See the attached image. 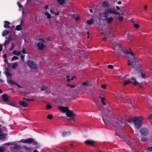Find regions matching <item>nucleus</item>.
Instances as JSON below:
<instances>
[{"mask_svg": "<svg viewBox=\"0 0 152 152\" xmlns=\"http://www.w3.org/2000/svg\"><path fill=\"white\" fill-rule=\"evenodd\" d=\"M143 118L141 116H136L132 118V121L134 123L136 122L134 124V126L136 129H138L142 126V121Z\"/></svg>", "mask_w": 152, "mask_h": 152, "instance_id": "obj_1", "label": "nucleus"}, {"mask_svg": "<svg viewBox=\"0 0 152 152\" xmlns=\"http://www.w3.org/2000/svg\"><path fill=\"white\" fill-rule=\"evenodd\" d=\"M104 14L106 18L108 17V15L109 14L118 15H120L119 12L116 11V10L114 6L110 5L108 7L107 9L105 10Z\"/></svg>", "mask_w": 152, "mask_h": 152, "instance_id": "obj_2", "label": "nucleus"}, {"mask_svg": "<svg viewBox=\"0 0 152 152\" xmlns=\"http://www.w3.org/2000/svg\"><path fill=\"white\" fill-rule=\"evenodd\" d=\"M109 116L104 115L102 119L104 123L106 125V127L110 129H112L113 126V122L112 120L109 119Z\"/></svg>", "mask_w": 152, "mask_h": 152, "instance_id": "obj_3", "label": "nucleus"}, {"mask_svg": "<svg viewBox=\"0 0 152 152\" xmlns=\"http://www.w3.org/2000/svg\"><path fill=\"white\" fill-rule=\"evenodd\" d=\"M132 64L133 66L132 67L134 68V72H138L141 66V64H140L138 61V59L134 58V61L133 60Z\"/></svg>", "mask_w": 152, "mask_h": 152, "instance_id": "obj_4", "label": "nucleus"}, {"mask_svg": "<svg viewBox=\"0 0 152 152\" xmlns=\"http://www.w3.org/2000/svg\"><path fill=\"white\" fill-rule=\"evenodd\" d=\"M46 41L43 39H39V50H42L44 49L46 46L44 44Z\"/></svg>", "mask_w": 152, "mask_h": 152, "instance_id": "obj_5", "label": "nucleus"}, {"mask_svg": "<svg viewBox=\"0 0 152 152\" xmlns=\"http://www.w3.org/2000/svg\"><path fill=\"white\" fill-rule=\"evenodd\" d=\"M27 64L28 66L31 68L37 69V65L36 63L32 60H29L28 61H27Z\"/></svg>", "mask_w": 152, "mask_h": 152, "instance_id": "obj_6", "label": "nucleus"}, {"mask_svg": "<svg viewBox=\"0 0 152 152\" xmlns=\"http://www.w3.org/2000/svg\"><path fill=\"white\" fill-rule=\"evenodd\" d=\"M17 142H36L35 140L32 138H28L26 139H22L17 141Z\"/></svg>", "mask_w": 152, "mask_h": 152, "instance_id": "obj_7", "label": "nucleus"}, {"mask_svg": "<svg viewBox=\"0 0 152 152\" xmlns=\"http://www.w3.org/2000/svg\"><path fill=\"white\" fill-rule=\"evenodd\" d=\"M10 149L12 151H20L21 150L22 147L20 145H18L16 144L14 145L10 146Z\"/></svg>", "mask_w": 152, "mask_h": 152, "instance_id": "obj_8", "label": "nucleus"}, {"mask_svg": "<svg viewBox=\"0 0 152 152\" xmlns=\"http://www.w3.org/2000/svg\"><path fill=\"white\" fill-rule=\"evenodd\" d=\"M140 132L142 135L143 136L147 135L149 133L148 129L145 127L142 128L140 130Z\"/></svg>", "mask_w": 152, "mask_h": 152, "instance_id": "obj_9", "label": "nucleus"}, {"mask_svg": "<svg viewBox=\"0 0 152 152\" xmlns=\"http://www.w3.org/2000/svg\"><path fill=\"white\" fill-rule=\"evenodd\" d=\"M140 73V76L142 78H145V72L142 69H139L138 72H133L132 74L134 75H135L137 73Z\"/></svg>", "mask_w": 152, "mask_h": 152, "instance_id": "obj_10", "label": "nucleus"}, {"mask_svg": "<svg viewBox=\"0 0 152 152\" xmlns=\"http://www.w3.org/2000/svg\"><path fill=\"white\" fill-rule=\"evenodd\" d=\"M1 97L3 101L7 102L9 101L10 96H8L6 94H4L1 95Z\"/></svg>", "mask_w": 152, "mask_h": 152, "instance_id": "obj_11", "label": "nucleus"}, {"mask_svg": "<svg viewBox=\"0 0 152 152\" xmlns=\"http://www.w3.org/2000/svg\"><path fill=\"white\" fill-rule=\"evenodd\" d=\"M41 91H45V93H49L51 91V89L49 87L45 86H43L41 89Z\"/></svg>", "mask_w": 152, "mask_h": 152, "instance_id": "obj_12", "label": "nucleus"}, {"mask_svg": "<svg viewBox=\"0 0 152 152\" xmlns=\"http://www.w3.org/2000/svg\"><path fill=\"white\" fill-rule=\"evenodd\" d=\"M66 115L67 117L72 118L76 115V114L74 113L72 111L69 110L66 113Z\"/></svg>", "mask_w": 152, "mask_h": 152, "instance_id": "obj_13", "label": "nucleus"}, {"mask_svg": "<svg viewBox=\"0 0 152 152\" xmlns=\"http://www.w3.org/2000/svg\"><path fill=\"white\" fill-rule=\"evenodd\" d=\"M131 83L134 85H137L139 83L137 81L136 79L134 77H132L131 78Z\"/></svg>", "mask_w": 152, "mask_h": 152, "instance_id": "obj_14", "label": "nucleus"}, {"mask_svg": "<svg viewBox=\"0 0 152 152\" xmlns=\"http://www.w3.org/2000/svg\"><path fill=\"white\" fill-rule=\"evenodd\" d=\"M19 104L20 106L24 107H27L29 106L28 103L23 101H20Z\"/></svg>", "mask_w": 152, "mask_h": 152, "instance_id": "obj_15", "label": "nucleus"}, {"mask_svg": "<svg viewBox=\"0 0 152 152\" xmlns=\"http://www.w3.org/2000/svg\"><path fill=\"white\" fill-rule=\"evenodd\" d=\"M58 108L62 111V112L64 113H66L69 110L68 107L59 106Z\"/></svg>", "mask_w": 152, "mask_h": 152, "instance_id": "obj_16", "label": "nucleus"}, {"mask_svg": "<svg viewBox=\"0 0 152 152\" xmlns=\"http://www.w3.org/2000/svg\"><path fill=\"white\" fill-rule=\"evenodd\" d=\"M117 120L116 121L117 123H123L125 122L126 121L124 119V118L122 117H121L120 116H118L117 118Z\"/></svg>", "mask_w": 152, "mask_h": 152, "instance_id": "obj_17", "label": "nucleus"}, {"mask_svg": "<svg viewBox=\"0 0 152 152\" xmlns=\"http://www.w3.org/2000/svg\"><path fill=\"white\" fill-rule=\"evenodd\" d=\"M7 135V134H0V140H4L6 139V136Z\"/></svg>", "mask_w": 152, "mask_h": 152, "instance_id": "obj_18", "label": "nucleus"}, {"mask_svg": "<svg viewBox=\"0 0 152 152\" xmlns=\"http://www.w3.org/2000/svg\"><path fill=\"white\" fill-rule=\"evenodd\" d=\"M4 27L5 28H10V23L7 21H4Z\"/></svg>", "mask_w": 152, "mask_h": 152, "instance_id": "obj_19", "label": "nucleus"}, {"mask_svg": "<svg viewBox=\"0 0 152 152\" xmlns=\"http://www.w3.org/2000/svg\"><path fill=\"white\" fill-rule=\"evenodd\" d=\"M131 52V54L130 55H131V56H130L129 57V59H130L131 60L133 61V60L134 61V59L135 58H134V56H135V54L133 53L132 51V50H130Z\"/></svg>", "mask_w": 152, "mask_h": 152, "instance_id": "obj_20", "label": "nucleus"}, {"mask_svg": "<svg viewBox=\"0 0 152 152\" xmlns=\"http://www.w3.org/2000/svg\"><path fill=\"white\" fill-rule=\"evenodd\" d=\"M71 134L70 132H64L62 133V135L64 137H67L70 135Z\"/></svg>", "mask_w": 152, "mask_h": 152, "instance_id": "obj_21", "label": "nucleus"}, {"mask_svg": "<svg viewBox=\"0 0 152 152\" xmlns=\"http://www.w3.org/2000/svg\"><path fill=\"white\" fill-rule=\"evenodd\" d=\"M7 83H8L9 85H10L11 84L15 85L16 86H18V87L19 86V85H18L17 83H16L14 82H13L11 80H8L7 79Z\"/></svg>", "mask_w": 152, "mask_h": 152, "instance_id": "obj_22", "label": "nucleus"}, {"mask_svg": "<svg viewBox=\"0 0 152 152\" xmlns=\"http://www.w3.org/2000/svg\"><path fill=\"white\" fill-rule=\"evenodd\" d=\"M7 83H8L9 85H10L11 84L15 85L16 86H18V87L19 86V85H18L17 83H16L14 82H13L11 80H8L7 79Z\"/></svg>", "mask_w": 152, "mask_h": 152, "instance_id": "obj_23", "label": "nucleus"}, {"mask_svg": "<svg viewBox=\"0 0 152 152\" xmlns=\"http://www.w3.org/2000/svg\"><path fill=\"white\" fill-rule=\"evenodd\" d=\"M106 20L107 23L110 24L113 22V19L112 17H110L109 18H107Z\"/></svg>", "mask_w": 152, "mask_h": 152, "instance_id": "obj_24", "label": "nucleus"}, {"mask_svg": "<svg viewBox=\"0 0 152 152\" xmlns=\"http://www.w3.org/2000/svg\"><path fill=\"white\" fill-rule=\"evenodd\" d=\"M8 104L13 107H16L17 106V104L15 102L13 101L12 102H9L8 103Z\"/></svg>", "mask_w": 152, "mask_h": 152, "instance_id": "obj_25", "label": "nucleus"}, {"mask_svg": "<svg viewBox=\"0 0 152 152\" xmlns=\"http://www.w3.org/2000/svg\"><path fill=\"white\" fill-rule=\"evenodd\" d=\"M31 0H28L26 3V4L25 6L26 7H29L32 4L31 2Z\"/></svg>", "mask_w": 152, "mask_h": 152, "instance_id": "obj_26", "label": "nucleus"}, {"mask_svg": "<svg viewBox=\"0 0 152 152\" xmlns=\"http://www.w3.org/2000/svg\"><path fill=\"white\" fill-rule=\"evenodd\" d=\"M57 1L60 5H62L66 2V0H57Z\"/></svg>", "mask_w": 152, "mask_h": 152, "instance_id": "obj_27", "label": "nucleus"}, {"mask_svg": "<svg viewBox=\"0 0 152 152\" xmlns=\"http://www.w3.org/2000/svg\"><path fill=\"white\" fill-rule=\"evenodd\" d=\"M94 22V20L92 18H91L87 21V23L89 25H91L93 24Z\"/></svg>", "mask_w": 152, "mask_h": 152, "instance_id": "obj_28", "label": "nucleus"}, {"mask_svg": "<svg viewBox=\"0 0 152 152\" xmlns=\"http://www.w3.org/2000/svg\"><path fill=\"white\" fill-rule=\"evenodd\" d=\"M12 53L15 55L19 56L20 55L21 52L17 50H14L12 52Z\"/></svg>", "mask_w": 152, "mask_h": 152, "instance_id": "obj_29", "label": "nucleus"}, {"mask_svg": "<svg viewBox=\"0 0 152 152\" xmlns=\"http://www.w3.org/2000/svg\"><path fill=\"white\" fill-rule=\"evenodd\" d=\"M102 6L103 7L105 8V7H107V8L109 6V5L108 4V2L104 1L103 3Z\"/></svg>", "mask_w": 152, "mask_h": 152, "instance_id": "obj_30", "label": "nucleus"}, {"mask_svg": "<svg viewBox=\"0 0 152 152\" xmlns=\"http://www.w3.org/2000/svg\"><path fill=\"white\" fill-rule=\"evenodd\" d=\"M130 50H131L130 49H129ZM124 54L125 55H128L127 56L129 57V56H130L131 54V52L130 51H129L128 50H126L125 51H124Z\"/></svg>", "mask_w": 152, "mask_h": 152, "instance_id": "obj_31", "label": "nucleus"}, {"mask_svg": "<svg viewBox=\"0 0 152 152\" xmlns=\"http://www.w3.org/2000/svg\"><path fill=\"white\" fill-rule=\"evenodd\" d=\"M9 31L7 30H4L3 31L2 33V35L3 37L5 36L6 35H8L9 34Z\"/></svg>", "mask_w": 152, "mask_h": 152, "instance_id": "obj_32", "label": "nucleus"}, {"mask_svg": "<svg viewBox=\"0 0 152 152\" xmlns=\"http://www.w3.org/2000/svg\"><path fill=\"white\" fill-rule=\"evenodd\" d=\"M140 141L142 142H147L148 141V139L146 137H141L140 138Z\"/></svg>", "mask_w": 152, "mask_h": 152, "instance_id": "obj_33", "label": "nucleus"}, {"mask_svg": "<svg viewBox=\"0 0 152 152\" xmlns=\"http://www.w3.org/2000/svg\"><path fill=\"white\" fill-rule=\"evenodd\" d=\"M15 29L17 31H20L22 29V26L21 24L17 25L15 27Z\"/></svg>", "mask_w": 152, "mask_h": 152, "instance_id": "obj_34", "label": "nucleus"}, {"mask_svg": "<svg viewBox=\"0 0 152 152\" xmlns=\"http://www.w3.org/2000/svg\"><path fill=\"white\" fill-rule=\"evenodd\" d=\"M45 15L48 19H50L51 18V15L48 12H45Z\"/></svg>", "mask_w": 152, "mask_h": 152, "instance_id": "obj_35", "label": "nucleus"}, {"mask_svg": "<svg viewBox=\"0 0 152 152\" xmlns=\"http://www.w3.org/2000/svg\"><path fill=\"white\" fill-rule=\"evenodd\" d=\"M5 73L6 75H7V77H8L9 76L10 77V80H11V78H12V75L10 73L8 72L7 71H5Z\"/></svg>", "mask_w": 152, "mask_h": 152, "instance_id": "obj_36", "label": "nucleus"}, {"mask_svg": "<svg viewBox=\"0 0 152 152\" xmlns=\"http://www.w3.org/2000/svg\"><path fill=\"white\" fill-rule=\"evenodd\" d=\"M17 66V63H13L12 65V67L13 69H15Z\"/></svg>", "mask_w": 152, "mask_h": 152, "instance_id": "obj_37", "label": "nucleus"}, {"mask_svg": "<svg viewBox=\"0 0 152 152\" xmlns=\"http://www.w3.org/2000/svg\"><path fill=\"white\" fill-rule=\"evenodd\" d=\"M120 14L118 15V19L120 22L124 20V17L121 16Z\"/></svg>", "mask_w": 152, "mask_h": 152, "instance_id": "obj_38", "label": "nucleus"}, {"mask_svg": "<svg viewBox=\"0 0 152 152\" xmlns=\"http://www.w3.org/2000/svg\"><path fill=\"white\" fill-rule=\"evenodd\" d=\"M1 133L4 132H7V129L5 127H2L1 129Z\"/></svg>", "mask_w": 152, "mask_h": 152, "instance_id": "obj_39", "label": "nucleus"}, {"mask_svg": "<svg viewBox=\"0 0 152 152\" xmlns=\"http://www.w3.org/2000/svg\"><path fill=\"white\" fill-rule=\"evenodd\" d=\"M66 86L69 87L70 88H73L75 87L76 86L75 85H71L70 84H67Z\"/></svg>", "mask_w": 152, "mask_h": 152, "instance_id": "obj_40", "label": "nucleus"}, {"mask_svg": "<svg viewBox=\"0 0 152 152\" xmlns=\"http://www.w3.org/2000/svg\"><path fill=\"white\" fill-rule=\"evenodd\" d=\"M5 150V148L4 146H0V152H4Z\"/></svg>", "mask_w": 152, "mask_h": 152, "instance_id": "obj_41", "label": "nucleus"}, {"mask_svg": "<svg viewBox=\"0 0 152 152\" xmlns=\"http://www.w3.org/2000/svg\"><path fill=\"white\" fill-rule=\"evenodd\" d=\"M17 4L19 7L20 8H23V6L19 2H17Z\"/></svg>", "mask_w": 152, "mask_h": 152, "instance_id": "obj_42", "label": "nucleus"}, {"mask_svg": "<svg viewBox=\"0 0 152 152\" xmlns=\"http://www.w3.org/2000/svg\"><path fill=\"white\" fill-rule=\"evenodd\" d=\"M5 38L7 39L9 41H10L12 40V37L11 36L9 35L8 37H6Z\"/></svg>", "mask_w": 152, "mask_h": 152, "instance_id": "obj_43", "label": "nucleus"}, {"mask_svg": "<svg viewBox=\"0 0 152 152\" xmlns=\"http://www.w3.org/2000/svg\"><path fill=\"white\" fill-rule=\"evenodd\" d=\"M84 142H96L92 140H87Z\"/></svg>", "mask_w": 152, "mask_h": 152, "instance_id": "obj_44", "label": "nucleus"}, {"mask_svg": "<svg viewBox=\"0 0 152 152\" xmlns=\"http://www.w3.org/2000/svg\"><path fill=\"white\" fill-rule=\"evenodd\" d=\"M52 106L50 104H48L46 105V108L47 109H50L52 108Z\"/></svg>", "mask_w": 152, "mask_h": 152, "instance_id": "obj_45", "label": "nucleus"}, {"mask_svg": "<svg viewBox=\"0 0 152 152\" xmlns=\"http://www.w3.org/2000/svg\"><path fill=\"white\" fill-rule=\"evenodd\" d=\"M130 83H131V81L129 80L128 81H125L124 83V85H126L129 84Z\"/></svg>", "mask_w": 152, "mask_h": 152, "instance_id": "obj_46", "label": "nucleus"}, {"mask_svg": "<svg viewBox=\"0 0 152 152\" xmlns=\"http://www.w3.org/2000/svg\"><path fill=\"white\" fill-rule=\"evenodd\" d=\"M18 57L16 56H13L11 59V60L13 61L15 60H17L18 59Z\"/></svg>", "mask_w": 152, "mask_h": 152, "instance_id": "obj_47", "label": "nucleus"}, {"mask_svg": "<svg viewBox=\"0 0 152 152\" xmlns=\"http://www.w3.org/2000/svg\"><path fill=\"white\" fill-rule=\"evenodd\" d=\"M53 118V115L52 114L49 115L47 117L50 120L52 119Z\"/></svg>", "mask_w": 152, "mask_h": 152, "instance_id": "obj_48", "label": "nucleus"}, {"mask_svg": "<svg viewBox=\"0 0 152 152\" xmlns=\"http://www.w3.org/2000/svg\"><path fill=\"white\" fill-rule=\"evenodd\" d=\"M133 144H134V143H128V145L131 147L133 149H135L136 148L135 147H133Z\"/></svg>", "mask_w": 152, "mask_h": 152, "instance_id": "obj_49", "label": "nucleus"}, {"mask_svg": "<svg viewBox=\"0 0 152 152\" xmlns=\"http://www.w3.org/2000/svg\"><path fill=\"white\" fill-rule=\"evenodd\" d=\"M23 99L26 100L28 102H29L31 101H33V100L32 99H29V98H26L25 97H23Z\"/></svg>", "mask_w": 152, "mask_h": 152, "instance_id": "obj_50", "label": "nucleus"}, {"mask_svg": "<svg viewBox=\"0 0 152 152\" xmlns=\"http://www.w3.org/2000/svg\"><path fill=\"white\" fill-rule=\"evenodd\" d=\"M127 65L129 66H131L132 65V61H131L130 60H128L127 61Z\"/></svg>", "mask_w": 152, "mask_h": 152, "instance_id": "obj_51", "label": "nucleus"}, {"mask_svg": "<svg viewBox=\"0 0 152 152\" xmlns=\"http://www.w3.org/2000/svg\"><path fill=\"white\" fill-rule=\"evenodd\" d=\"M101 102L104 105H106V103L105 102V99L104 98H102V99Z\"/></svg>", "mask_w": 152, "mask_h": 152, "instance_id": "obj_52", "label": "nucleus"}, {"mask_svg": "<svg viewBox=\"0 0 152 152\" xmlns=\"http://www.w3.org/2000/svg\"><path fill=\"white\" fill-rule=\"evenodd\" d=\"M127 35L128 36L127 39L128 40L130 41L132 39L131 35L129 33H127Z\"/></svg>", "mask_w": 152, "mask_h": 152, "instance_id": "obj_53", "label": "nucleus"}, {"mask_svg": "<svg viewBox=\"0 0 152 152\" xmlns=\"http://www.w3.org/2000/svg\"><path fill=\"white\" fill-rule=\"evenodd\" d=\"M138 85H139V87L140 88H144V86L143 85V83H139V84H138Z\"/></svg>", "mask_w": 152, "mask_h": 152, "instance_id": "obj_54", "label": "nucleus"}, {"mask_svg": "<svg viewBox=\"0 0 152 152\" xmlns=\"http://www.w3.org/2000/svg\"><path fill=\"white\" fill-rule=\"evenodd\" d=\"M15 47V45H14V44L13 43H12L11 45V47L10 49V50L11 51L13 50V48H14Z\"/></svg>", "mask_w": 152, "mask_h": 152, "instance_id": "obj_55", "label": "nucleus"}, {"mask_svg": "<svg viewBox=\"0 0 152 152\" xmlns=\"http://www.w3.org/2000/svg\"><path fill=\"white\" fill-rule=\"evenodd\" d=\"M134 27L136 28H139L140 26L138 24L135 23L134 24Z\"/></svg>", "mask_w": 152, "mask_h": 152, "instance_id": "obj_56", "label": "nucleus"}, {"mask_svg": "<svg viewBox=\"0 0 152 152\" xmlns=\"http://www.w3.org/2000/svg\"><path fill=\"white\" fill-rule=\"evenodd\" d=\"M87 145H89L90 146H94L95 145V143H86Z\"/></svg>", "mask_w": 152, "mask_h": 152, "instance_id": "obj_57", "label": "nucleus"}, {"mask_svg": "<svg viewBox=\"0 0 152 152\" xmlns=\"http://www.w3.org/2000/svg\"><path fill=\"white\" fill-rule=\"evenodd\" d=\"M108 67L110 69H113L114 68V66H113V65H108Z\"/></svg>", "mask_w": 152, "mask_h": 152, "instance_id": "obj_58", "label": "nucleus"}, {"mask_svg": "<svg viewBox=\"0 0 152 152\" xmlns=\"http://www.w3.org/2000/svg\"><path fill=\"white\" fill-rule=\"evenodd\" d=\"M10 41L8 40L7 39V40H5V44L4 45V47H5V48H6V44L7 45H8V44L9 43V42H10Z\"/></svg>", "mask_w": 152, "mask_h": 152, "instance_id": "obj_59", "label": "nucleus"}, {"mask_svg": "<svg viewBox=\"0 0 152 152\" xmlns=\"http://www.w3.org/2000/svg\"><path fill=\"white\" fill-rule=\"evenodd\" d=\"M23 148H25V150H28L30 149H31V148H30V147L28 148L26 146H24L23 147Z\"/></svg>", "mask_w": 152, "mask_h": 152, "instance_id": "obj_60", "label": "nucleus"}, {"mask_svg": "<svg viewBox=\"0 0 152 152\" xmlns=\"http://www.w3.org/2000/svg\"><path fill=\"white\" fill-rule=\"evenodd\" d=\"M70 76H69L68 75L66 76V77L67 78V81L69 82L70 81Z\"/></svg>", "mask_w": 152, "mask_h": 152, "instance_id": "obj_61", "label": "nucleus"}, {"mask_svg": "<svg viewBox=\"0 0 152 152\" xmlns=\"http://www.w3.org/2000/svg\"><path fill=\"white\" fill-rule=\"evenodd\" d=\"M22 52L23 53V54H26V50L25 49V48H23L22 50Z\"/></svg>", "mask_w": 152, "mask_h": 152, "instance_id": "obj_62", "label": "nucleus"}, {"mask_svg": "<svg viewBox=\"0 0 152 152\" xmlns=\"http://www.w3.org/2000/svg\"><path fill=\"white\" fill-rule=\"evenodd\" d=\"M147 150L149 151V152L150 151L152 152V147L148 148H147Z\"/></svg>", "mask_w": 152, "mask_h": 152, "instance_id": "obj_63", "label": "nucleus"}, {"mask_svg": "<svg viewBox=\"0 0 152 152\" xmlns=\"http://www.w3.org/2000/svg\"><path fill=\"white\" fill-rule=\"evenodd\" d=\"M82 85L83 86H86L88 85V83L87 82H85L83 83Z\"/></svg>", "mask_w": 152, "mask_h": 152, "instance_id": "obj_64", "label": "nucleus"}]
</instances>
